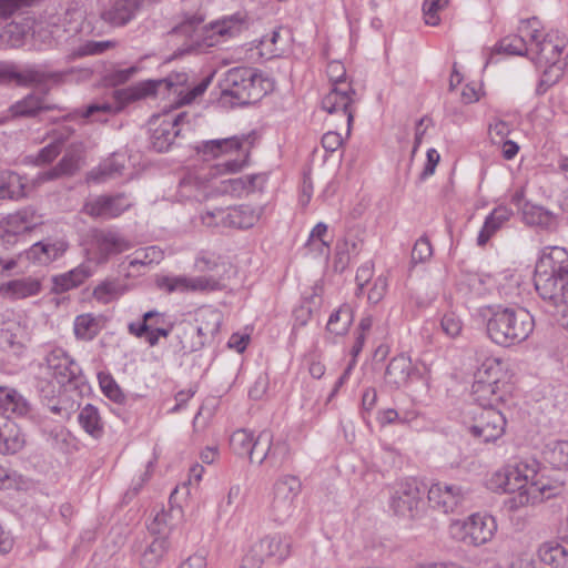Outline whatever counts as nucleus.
I'll return each mask as SVG.
<instances>
[{
  "label": "nucleus",
  "mask_w": 568,
  "mask_h": 568,
  "mask_svg": "<svg viewBox=\"0 0 568 568\" xmlns=\"http://www.w3.org/2000/svg\"><path fill=\"white\" fill-rule=\"evenodd\" d=\"M93 274L88 263H82L73 270L53 277V291L64 293L83 284Z\"/></svg>",
  "instance_id": "cd10ccee"
},
{
  "label": "nucleus",
  "mask_w": 568,
  "mask_h": 568,
  "mask_svg": "<svg viewBox=\"0 0 568 568\" xmlns=\"http://www.w3.org/2000/svg\"><path fill=\"white\" fill-rule=\"evenodd\" d=\"M353 322V311L349 305L343 304L328 318L326 328L335 335H344L347 333Z\"/></svg>",
  "instance_id": "79ce46f5"
},
{
  "label": "nucleus",
  "mask_w": 568,
  "mask_h": 568,
  "mask_svg": "<svg viewBox=\"0 0 568 568\" xmlns=\"http://www.w3.org/2000/svg\"><path fill=\"white\" fill-rule=\"evenodd\" d=\"M7 75V83L14 82L20 87L39 85L48 81L58 82L62 79V73L57 71H48L41 67H27L18 70L14 65H9Z\"/></svg>",
  "instance_id": "412c9836"
},
{
  "label": "nucleus",
  "mask_w": 568,
  "mask_h": 568,
  "mask_svg": "<svg viewBox=\"0 0 568 568\" xmlns=\"http://www.w3.org/2000/svg\"><path fill=\"white\" fill-rule=\"evenodd\" d=\"M217 213L222 215L223 227L250 229L258 222L262 209L243 204Z\"/></svg>",
  "instance_id": "5701e85b"
},
{
  "label": "nucleus",
  "mask_w": 568,
  "mask_h": 568,
  "mask_svg": "<svg viewBox=\"0 0 568 568\" xmlns=\"http://www.w3.org/2000/svg\"><path fill=\"white\" fill-rule=\"evenodd\" d=\"M43 432L47 435V440L53 448L62 449L63 446L68 444L70 433L65 427L59 425L50 430L43 429Z\"/></svg>",
  "instance_id": "680f3d73"
},
{
  "label": "nucleus",
  "mask_w": 568,
  "mask_h": 568,
  "mask_svg": "<svg viewBox=\"0 0 568 568\" xmlns=\"http://www.w3.org/2000/svg\"><path fill=\"white\" fill-rule=\"evenodd\" d=\"M187 118L185 112L156 116L152 122L150 143L158 152L168 151L180 134V124Z\"/></svg>",
  "instance_id": "2eb2a0df"
},
{
  "label": "nucleus",
  "mask_w": 568,
  "mask_h": 568,
  "mask_svg": "<svg viewBox=\"0 0 568 568\" xmlns=\"http://www.w3.org/2000/svg\"><path fill=\"white\" fill-rule=\"evenodd\" d=\"M387 287V277L384 275L377 276L367 293L369 303L377 304L381 302L386 294Z\"/></svg>",
  "instance_id": "0e129e2a"
},
{
  "label": "nucleus",
  "mask_w": 568,
  "mask_h": 568,
  "mask_svg": "<svg viewBox=\"0 0 568 568\" xmlns=\"http://www.w3.org/2000/svg\"><path fill=\"white\" fill-rule=\"evenodd\" d=\"M99 383L103 394L116 404L125 402V394L111 375L99 374Z\"/></svg>",
  "instance_id": "3c124183"
},
{
  "label": "nucleus",
  "mask_w": 568,
  "mask_h": 568,
  "mask_svg": "<svg viewBox=\"0 0 568 568\" xmlns=\"http://www.w3.org/2000/svg\"><path fill=\"white\" fill-rule=\"evenodd\" d=\"M473 414V423L468 430L481 443L496 442L505 433L506 418L495 407L476 408Z\"/></svg>",
  "instance_id": "9d476101"
},
{
  "label": "nucleus",
  "mask_w": 568,
  "mask_h": 568,
  "mask_svg": "<svg viewBox=\"0 0 568 568\" xmlns=\"http://www.w3.org/2000/svg\"><path fill=\"white\" fill-rule=\"evenodd\" d=\"M497 530L493 516L473 514L465 520L453 521L449 526L452 537L467 546L478 547L491 540Z\"/></svg>",
  "instance_id": "6e6552de"
},
{
  "label": "nucleus",
  "mask_w": 568,
  "mask_h": 568,
  "mask_svg": "<svg viewBox=\"0 0 568 568\" xmlns=\"http://www.w3.org/2000/svg\"><path fill=\"white\" fill-rule=\"evenodd\" d=\"M1 291L6 296L20 300L38 295L41 291V282L36 277L12 280L2 285Z\"/></svg>",
  "instance_id": "473e14b6"
},
{
  "label": "nucleus",
  "mask_w": 568,
  "mask_h": 568,
  "mask_svg": "<svg viewBox=\"0 0 568 568\" xmlns=\"http://www.w3.org/2000/svg\"><path fill=\"white\" fill-rule=\"evenodd\" d=\"M166 324V317L164 313H160L155 310L149 311L142 315V320L138 322H131L128 325V332L138 337L144 338L154 329V327H161Z\"/></svg>",
  "instance_id": "4c0bfd02"
},
{
  "label": "nucleus",
  "mask_w": 568,
  "mask_h": 568,
  "mask_svg": "<svg viewBox=\"0 0 568 568\" xmlns=\"http://www.w3.org/2000/svg\"><path fill=\"white\" fill-rule=\"evenodd\" d=\"M196 326L190 325L183 331V337L197 335V341L192 342L191 344H186L183 339H181V349L184 353H192L201 349L205 341L209 336H214L219 329L222 322V315L219 311L213 308H201L196 312Z\"/></svg>",
  "instance_id": "9b49d317"
},
{
  "label": "nucleus",
  "mask_w": 568,
  "mask_h": 568,
  "mask_svg": "<svg viewBox=\"0 0 568 568\" xmlns=\"http://www.w3.org/2000/svg\"><path fill=\"white\" fill-rule=\"evenodd\" d=\"M440 327L447 336L454 338L460 334L463 322L455 313H447L442 318Z\"/></svg>",
  "instance_id": "e2e57ef3"
},
{
  "label": "nucleus",
  "mask_w": 568,
  "mask_h": 568,
  "mask_svg": "<svg viewBox=\"0 0 568 568\" xmlns=\"http://www.w3.org/2000/svg\"><path fill=\"white\" fill-rule=\"evenodd\" d=\"M255 141L256 135L254 132L225 139H215L202 142L199 146V152L211 158L234 156L223 164L225 171L234 173L247 165Z\"/></svg>",
  "instance_id": "423d86ee"
},
{
  "label": "nucleus",
  "mask_w": 568,
  "mask_h": 568,
  "mask_svg": "<svg viewBox=\"0 0 568 568\" xmlns=\"http://www.w3.org/2000/svg\"><path fill=\"white\" fill-rule=\"evenodd\" d=\"M561 315V325L568 329V287L558 293L554 298H547Z\"/></svg>",
  "instance_id": "69168bd1"
},
{
  "label": "nucleus",
  "mask_w": 568,
  "mask_h": 568,
  "mask_svg": "<svg viewBox=\"0 0 568 568\" xmlns=\"http://www.w3.org/2000/svg\"><path fill=\"white\" fill-rule=\"evenodd\" d=\"M467 490L462 486L447 483L433 484L427 494L429 506L443 514L457 510L466 499Z\"/></svg>",
  "instance_id": "dca6fc26"
},
{
  "label": "nucleus",
  "mask_w": 568,
  "mask_h": 568,
  "mask_svg": "<svg viewBox=\"0 0 568 568\" xmlns=\"http://www.w3.org/2000/svg\"><path fill=\"white\" fill-rule=\"evenodd\" d=\"M499 50L508 54L529 57L528 42L523 40L518 34L501 39Z\"/></svg>",
  "instance_id": "864d4df0"
},
{
  "label": "nucleus",
  "mask_w": 568,
  "mask_h": 568,
  "mask_svg": "<svg viewBox=\"0 0 568 568\" xmlns=\"http://www.w3.org/2000/svg\"><path fill=\"white\" fill-rule=\"evenodd\" d=\"M26 445V435L16 424L0 423V454L9 455L20 452Z\"/></svg>",
  "instance_id": "c85d7f7f"
},
{
  "label": "nucleus",
  "mask_w": 568,
  "mask_h": 568,
  "mask_svg": "<svg viewBox=\"0 0 568 568\" xmlns=\"http://www.w3.org/2000/svg\"><path fill=\"white\" fill-rule=\"evenodd\" d=\"M255 550L262 558L282 562L291 554V538L282 535H268L254 544Z\"/></svg>",
  "instance_id": "b1692460"
},
{
  "label": "nucleus",
  "mask_w": 568,
  "mask_h": 568,
  "mask_svg": "<svg viewBox=\"0 0 568 568\" xmlns=\"http://www.w3.org/2000/svg\"><path fill=\"white\" fill-rule=\"evenodd\" d=\"M131 206L125 194L99 195L84 204V212L92 217L114 219Z\"/></svg>",
  "instance_id": "6ab92c4d"
},
{
  "label": "nucleus",
  "mask_w": 568,
  "mask_h": 568,
  "mask_svg": "<svg viewBox=\"0 0 568 568\" xmlns=\"http://www.w3.org/2000/svg\"><path fill=\"white\" fill-rule=\"evenodd\" d=\"M489 487L500 493H518L513 503L515 507L535 505L556 497L560 487L551 485L547 479L538 477L536 463L518 462L509 464L495 471L489 480Z\"/></svg>",
  "instance_id": "f257e3e1"
},
{
  "label": "nucleus",
  "mask_w": 568,
  "mask_h": 568,
  "mask_svg": "<svg viewBox=\"0 0 568 568\" xmlns=\"http://www.w3.org/2000/svg\"><path fill=\"white\" fill-rule=\"evenodd\" d=\"M503 375V363L497 358H487L478 367L475 379L499 386Z\"/></svg>",
  "instance_id": "a18cd8bd"
},
{
  "label": "nucleus",
  "mask_w": 568,
  "mask_h": 568,
  "mask_svg": "<svg viewBox=\"0 0 568 568\" xmlns=\"http://www.w3.org/2000/svg\"><path fill=\"white\" fill-rule=\"evenodd\" d=\"M79 169V156L73 152H68L62 156L57 165L49 170L39 172L33 179V184L40 185L49 181L58 180L62 176H71Z\"/></svg>",
  "instance_id": "393cba45"
},
{
  "label": "nucleus",
  "mask_w": 568,
  "mask_h": 568,
  "mask_svg": "<svg viewBox=\"0 0 568 568\" xmlns=\"http://www.w3.org/2000/svg\"><path fill=\"white\" fill-rule=\"evenodd\" d=\"M64 140L62 138L55 139L42 149L32 158L31 162L36 166H44L52 163L62 152Z\"/></svg>",
  "instance_id": "de8ad7c7"
},
{
  "label": "nucleus",
  "mask_w": 568,
  "mask_h": 568,
  "mask_svg": "<svg viewBox=\"0 0 568 568\" xmlns=\"http://www.w3.org/2000/svg\"><path fill=\"white\" fill-rule=\"evenodd\" d=\"M414 367L408 356L400 354L392 358L386 367L385 379L388 384L400 387L408 383Z\"/></svg>",
  "instance_id": "7c9ffc66"
},
{
  "label": "nucleus",
  "mask_w": 568,
  "mask_h": 568,
  "mask_svg": "<svg viewBox=\"0 0 568 568\" xmlns=\"http://www.w3.org/2000/svg\"><path fill=\"white\" fill-rule=\"evenodd\" d=\"M79 424L91 436L98 438L103 433L99 410L91 404H87L79 413Z\"/></svg>",
  "instance_id": "37998d69"
},
{
  "label": "nucleus",
  "mask_w": 568,
  "mask_h": 568,
  "mask_svg": "<svg viewBox=\"0 0 568 568\" xmlns=\"http://www.w3.org/2000/svg\"><path fill=\"white\" fill-rule=\"evenodd\" d=\"M230 445L236 455L247 456L251 462L260 454L261 444H257V437L246 429L235 430L231 436Z\"/></svg>",
  "instance_id": "72a5a7b5"
},
{
  "label": "nucleus",
  "mask_w": 568,
  "mask_h": 568,
  "mask_svg": "<svg viewBox=\"0 0 568 568\" xmlns=\"http://www.w3.org/2000/svg\"><path fill=\"white\" fill-rule=\"evenodd\" d=\"M544 71L538 85L536 88V93L541 95L546 93V91L554 85L562 75V67H550Z\"/></svg>",
  "instance_id": "6e6d98bb"
},
{
  "label": "nucleus",
  "mask_w": 568,
  "mask_h": 568,
  "mask_svg": "<svg viewBox=\"0 0 568 568\" xmlns=\"http://www.w3.org/2000/svg\"><path fill=\"white\" fill-rule=\"evenodd\" d=\"M540 29L541 23L536 17L525 19L518 27V36L528 42V47H532L534 42H539L542 39Z\"/></svg>",
  "instance_id": "09e8293b"
},
{
  "label": "nucleus",
  "mask_w": 568,
  "mask_h": 568,
  "mask_svg": "<svg viewBox=\"0 0 568 568\" xmlns=\"http://www.w3.org/2000/svg\"><path fill=\"white\" fill-rule=\"evenodd\" d=\"M158 286L168 293L173 292H212L221 288V283L212 276H163L158 280Z\"/></svg>",
  "instance_id": "f3484780"
},
{
  "label": "nucleus",
  "mask_w": 568,
  "mask_h": 568,
  "mask_svg": "<svg viewBox=\"0 0 568 568\" xmlns=\"http://www.w3.org/2000/svg\"><path fill=\"white\" fill-rule=\"evenodd\" d=\"M170 547L166 537H154L146 545L140 556V565L142 568H156L163 560Z\"/></svg>",
  "instance_id": "58836bf2"
},
{
  "label": "nucleus",
  "mask_w": 568,
  "mask_h": 568,
  "mask_svg": "<svg viewBox=\"0 0 568 568\" xmlns=\"http://www.w3.org/2000/svg\"><path fill=\"white\" fill-rule=\"evenodd\" d=\"M273 83L263 73L250 67H235L227 70L220 81L221 95L230 98L234 105H246L260 101Z\"/></svg>",
  "instance_id": "20e7f679"
},
{
  "label": "nucleus",
  "mask_w": 568,
  "mask_h": 568,
  "mask_svg": "<svg viewBox=\"0 0 568 568\" xmlns=\"http://www.w3.org/2000/svg\"><path fill=\"white\" fill-rule=\"evenodd\" d=\"M123 169L124 165L122 163H119L114 158L110 159L108 162L100 166V176H94V179L99 182H102L105 179L115 178L122 174Z\"/></svg>",
  "instance_id": "338daca9"
},
{
  "label": "nucleus",
  "mask_w": 568,
  "mask_h": 568,
  "mask_svg": "<svg viewBox=\"0 0 568 568\" xmlns=\"http://www.w3.org/2000/svg\"><path fill=\"white\" fill-rule=\"evenodd\" d=\"M534 284L539 296L546 301L558 296L568 287V251L549 246L541 251L535 266Z\"/></svg>",
  "instance_id": "39448f33"
},
{
  "label": "nucleus",
  "mask_w": 568,
  "mask_h": 568,
  "mask_svg": "<svg viewBox=\"0 0 568 568\" xmlns=\"http://www.w3.org/2000/svg\"><path fill=\"white\" fill-rule=\"evenodd\" d=\"M93 242L99 253L105 257L119 254L130 247L129 242L113 231H95Z\"/></svg>",
  "instance_id": "2f4dec72"
},
{
  "label": "nucleus",
  "mask_w": 568,
  "mask_h": 568,
  "mask_svg": "<svg viewBox=\"0 0 568 568\" xmlns=\"http://www.w3.org/2000/svg\"><path fill=\"white\" fill-rule=\"evenodd\" d=\"M422 491L415 479H405L396 484L390 496L389 507L395 515L413 519L419 514Z\"/></svg>",
  "instance_id": "4468645a"
},
{
  "label": "nucleus",
  "mask_w": 568,
  "mask_h": 568,
  "mask_svg": "<svg viewBox=\"0 0 568 568\" xmlns=\"http://www.w3.org/2000/svg\"><path fill=\"white\" fill-rule=\"evenodd\" d=\"M539 560L549 568H568V547L557 540H547L539 545Z\"/></svg>",
  "instance_id": "a878e982"
},
{
  "label": "nucleus",
  "mask_w": 568,
  "mask_h": 568,
  "mask_svg": "<svg viewBox=\"0 0 568 568\" xmlns=\"http://www.w3.org/2000/svg\"><path fill=\"white\" fill-rule=\"evenodd\" d=\"M486 320L488 337L497 345L509 347L526 341L534 331L532 315L523 307H491L480 310Z\"/></svg>",
  "instance_id": "f03ea898"
},
{
  "label": "nucleus",
  "mask_w": 568,
  "mask_h": 568,
  "mask_svg": "<svg viewBox=\"0 0 568 568\" xmlns=\"http://www.w3.org/2000/svg\"><path fill=\"white\" fill-rule=\"evenodd\" d=\"M511 214L513 212L510 209L506 206H498L486 217L484 224L495 233L510 219Z\"/></svg>",
  "instance_id": "4d7b16f0"
},
{
  "label": "nucleus",
  "mask_w": 568,
  "mask_h": 568,
  "mask_svg": "<svg viewBox=\"0 0 568 568\" xmlns=\"http://www.w3.org/2000/svg\"><path fill=\"white\" fill-rule=\"evenodd\" d=\"M565 47L564 38L548 33L539 42H534L532 47H529V58L538 65L561 67L559 58Z\"/></svg>",
  "instance_id": "aec40b11"
},
{
  "label": "nucleus",
  "mask_w": 568,
  "mask_h": 568,
  "mask_svg": "<svg viewBox=\"0 0 568 568\" xmlns=\"http://www.w3.org/2000/svg\"><path fill=\"white\" fill-rule=\"evenodd\" d=\"M433 255V247L429 240L425 236L419 237L412 251L413 263H424L428 261Z\"/></svg>",
  "instance_id": "13d9d810"
},
{
  "label": "nucleus",
  "mask_w": 568,
  "mask_h": 568,
  "mask_svg": "<svg viewBox=\"0 0 568 568\" xmlns=\"http://www.w3.org/2000/svg\"><path fill=\"white\" fill-rule=\"evenodd\" d=\"M123 292L124 288L120 282L106 280L93 290V297L100 303L108 304L121 296Z\"/></svg>",
  "instance_id": "49530a36"
},
{
  "label": "nucleus",
  "mask_w": 568,
  "mask_h": 568,
  "mask_svg": "<svg viewBox=\"0 0 568 568\" xmlns=\"http://www.w3.org/2000/svg\"><path fill=\"white\" fill-rule=\"evenodd\" d=\"M186 80L187 75L185 73H171L164 79L148 80L132 87L114 90L112 92L114 103H93L87 108L84 115L91 116L97 112L108 114L118 113L131 102L149 97L162 95L172 89H174L175 93L180 94L182 91H179L178 89L179 87H182Z\"/></svg>",
  "instance_id": "7ed1b4c3"
},
{
  "label": "nucleus",
  "mask_w": 568,
  "mask_h": 568,
  "mask_svg": "<svg viewBox=\"0 0 568 568\" xmlns=\"http://www.w3.org/2000/svg\"><path fill=\"white\" fill-rule=\"evenodd\" d=\"M26 339V328L18 322L6 323L0 332V343L14 352L24 347Z\"/></svg>",
  "instance_id": "a19ab883"
},
{
  "label": "nucleus",
  "mask_w": 568,
  "mask_h": 568,
  "mask_svg": "<svg viewBox=\"0 0 568 568\" xmlns=\"http://www.w3.org/2000/svg\"><path fill=\"white\" fill-rule=\"evenodd\" d=\"M449 0H424L423 13L427 26H438L440 23L439 12L447 8Z\"/></svg>",
  "instance_id": "603ef678"
},
{
  "label": "nucleus",
  "mask_w": 568,
  "mask_h": 568,
  "mask_svg": "<svg viewBox=\"0 0 568 568\" xmlns=\"http://www.w3.org/2000/svg\"><path fill=\"white\" fill-rule=\"evenodd\" d=\"M26 196L24 178L17 172H0V199L18 200Z\"/></svg>",
  "instance_id": "f704fd0d"
},
{
  "label": "nucleus",
  "mask_w": 568,
  "mask_h": 568,
  "mask_svg": "<svg viewBox=\"0 0 568 568\" xmlns=\"http://www.w3.org/2000/svg\"><path fill=\"white\" fill-rule=\"evenodd\" d=\"M260 464L267 460L271 466L280 467L290 457V445L285 439H273L271 430L264 429L257 435Z\"/></svg>",
  "instance_id": "4be33fe9"
},
{
  "label": "nucleus",
  "mask_w": 568,
  "mask_h": 568,
  "mask_svg": "<svg viewBox=\"0 0 568 568\" xmlns=\"http://www.w3.org/2000/svg\"><path fill=\"white\" fill-rule=\"evenodd\" d=\"M48 373L62 386H78L82 377L80 365L62 347H52L44 356Z\"/></svg>",
  "instance_id": "f8f14e48"
},
{
  "label": "nucleus",
  "mask_w": 568,
  "mask_h": 568,
  "mask_svg": "<svg viewBox=\"0 0 568 568\" xmlns=\"http://www.w3.org/2000/svg\"><path fill=\"white\" fill-rule=\"evenodd\" d=\"M54 105L47 103L44 97L29 93L9 108L12 118H34L41 111L53 110Z\"/></svg>",
  "instance_id": "bb28decb"
},
{
  "label": "nucleus",
  "mask_w": 568,
  "mask_h": 568,
  "mask_svg": "<svg viewBox=\"0 0 568 568\" xmlns=\"http://www.w3.org/2000/svg\"><path fill=\"white\" fill-rule=\"evenodd\" d=\"M69 244L63 239H44L32 244L23 254L19 255V260L23 257L33 264L48 265L64 255Z\"/></svg>",
  "instance_id": "a211bd4d"
},
{
  "label": "nucleus",
  "mask_w": 568,
  "mask_h": 568,
  "mask_svg": "<svg viewBox=\"0 0 568 568\" xmlns=\"http://www.w3.org/2000/svg\"><path fill=\"white\" fill-rule=\"evenodd\" d=\"M73 332L78 339L92 341L100 332V324L93 315L81 314L74 320Z\"/></svg>",
  "instance_id": "c03bdc74"
},
{
  "label": "nucleus",
  "mask_w": 568,
  "mask_h": 568,
  "mask_svg": "<svg viewBox=\"0 0 568 568\" xmlns=\"http://www.w3.org/2000/svg\"><path fill=\"white\" fill-rule=\"evenodd\" d=\"M172 511L161 510L156 513L152 521L148 525V529L151 535L155 537H166L169 538V534L172 529Z\"/></svg>",
  "instance_id": "8fccbe9b"
},
{
  "label": "nucleus",
  "mask_w": 568,
  "mask_h": 568,
  "mask_svg": "<svg viewBox=\"0 0 568 568\" xmlns=\"http://www.w3.org/2000/svg\"><path fill=\"white\" fill-rule=\"evenodd\" d=\"M357 101V92L352 83L339 82L338 85L332 87L329 92L323 97L322 109L329 114L341 113L344 115L347 123V134H349Z\"/></svg>",
  "instance_id": "ddd939ff"
},
{
  "label": "nucleus",
  "mask_w": 568,
  "mask_h": 568,
  "mask_svg": "<svg viewBox=\"0 0 568 568\" xmlns=\"http://www.w3.org/2000/svg\"><path fill=\"white\" fill-rule=\"evenodd\" d=\"M302 490L301 480L292 475L280 477L273 487L271 504L272 516L275 521L284 523L294 510V503Z\"/></svg>",
  "instance_id": "1a4fd4ad"
},
{
  "label": "nucleus",
  "mask_w": 568,
  "mask_h": 568,
  "mask_svg": "<svg viewBox=\"0 0 568 568\" xmlns=\"http://www.w3.org/2000/svg\"><path fill=\"white\" fill-rule=\"evenodd\" d=\"M41 223V216L37 215L34 210L23 209L8 216L7 231L14 234H23L32 231Z\"/></svg>",
  "instance_id": "c9c22d12"
},
{
  "label": "nucleus",
  "mask_w": 568,
  "mask_h": 568,
  "mask_svg": "<svg viewBox=\"0 0 568 568\" xmlns=\"http://www.w3.org/2000/svg\"><path fill=\"white\" fill-rule=\"evenodd\" d=\"M471 388L474 400L478 403L477 408L494 407L501 399L498 385L475 379Z\"/></svg>",
  "instance_id": "ea45409f"
},
{
  "label": "nucleus",
  "mask_w": 568,
  "mask_h": 568,
  "mask_svg": "<svg viewBox=\"0 0 568 568\" xmlns=\"http://www.w3.org/2000/svg\"><path fill=\"white\" fill-rule=\"evenodd\" d=\"M242 24L243 18L240 13L216 20L210 23V28L195 32L191 39V44L185 49H181L179 54L204 53L207 48L220 44L221 40L237 36L242 30Z\"/></svg>",
  "instance_id": "0eeeda50"
},
{
  "label": "nucleus",
  "mask_w": 568,
  "mask_h": 568,
  "mask_svg": "<svg viewBox=\"0 0 568 568\" xmlns=\"http://www.w3.org/2000/svg\"><path fill=\"white\" fill-rule=\"evenodd\" d=\"M263 182L264 178L257 174L230 180L234 191L245 190L247 192H253L254 190L261 187Z\"/></svg>",
  "instance_id": "052dcab7"
},
{
  "label": "nucleus",
  "mask_w": 568,
  "mask_h": 568,
  "mask_svg": "<svg viewBox=\"0 0 568 568\" xmlns=\"http://www.w3.org/2000/svg\"><path fill=\"white\" fill-rule=\"evenodd\" d=\"M523 217L526 224L546 231H555L558 226V216L540 205L526 203L523 207Z\"/></svg>",
  "instance_id": "c756f323"
},
{
  "label": "nucleus",
  "mask_w": 568,
  "mask_h": 568,
  "mask_svg": "<svg viewBox=\"0 0 568 568\" xmlns=\"http://www.w3.org/2000/svg\"><path fill=\"white\" fill-rule=\"evenodd\" d=\"M40 0H0V19H8L23 9L32 7Z\"/></svg>",
  "instance_id": "5fc2aeb1"
},
{
  "label": "nucleus",
  "mask_w": 568,
  "mask_h": 568,
  "mask_svg": "<svg viewBox=\"0 0 568 568\" xmlns=\"http://www.w3.org/2000/svg\"><path fill=\"white\" fill-rule=\"evenodd\" d=\"M280 30L281 28L273 30L271 34L264 36L261 39V55L270 59L280 54L281 50L276 48L277 40L280 39Z\"/></svg>",
  "instance_id": "bf43d9fd"
},
{
  "label": "nucleus",
  "mask_w": 568,
  "mask_h": 568,
  "mask_svg": "<svg viewBox=\"0 0 568 568\" xmlns=\"http://www.w3.org/2000/svg\"><path fill=\"white\" fill-rule=\"evenodd\" d=\"M551 459L557 467H568V442L555 443L551 449Z\"/></svg>",
  "instance_id": "774afa93"
},
{
  "label": "nucleus",
  "mask_w": 568,
  "mask_h": 568,
  "mask_svg": "<svg viewBox=\"0 0 568 568\" xmlns=\"http://www.w3.org/2000/svg\"><path fill=\"white\" fill-rule=\"evenodd\" d=\"M29 404L14 388L0 386V414L26 415Z\"/></svg>",
  "instance_id": "e433bc0d"
}]
</instances>
